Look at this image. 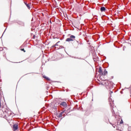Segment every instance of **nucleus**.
Segmentation results:
<instances>
[{
	"mask_svg": "<svg viewBox=\"0 0 131 131\" xmlns=\"http://www.w3.org/2000/svg\"><path fill=\"white\" fill-rule=\"evenodd\" d=\"M75 40V36L72 35L69 38H67L66 41H74Z\"/></svg>",
	"mask_w": 131,
	"mask_h": 131,
	"instance_id": "obj_3",
	"label": "nucleus"
},
{
	"mask_svg": "<svg viewBox=\"0 0 131 131\" xmlns=\"http://www.w3.org/2000/svg\"><path fill=\"white\" fill-rule=\"evenodd\" d=\"M57 50H59V49H64V47L63 46H59L57 47H55Z\"/></svg>",
	"mask_w": 131,
	"mask_h": 131,
	"instance_id": "obj_12",
	"label": "nucleus"
},
{
	"mask_svg": "<svg viewBox=\"0 0 131 131\" xmlns=\"http://www.w3.org/2000/svg\"><path fill=\"white\" fill-rule=\"evenodd\" d=\"M2 111L4 112V114H5V115L6 116H10V115H11V113H12L11 112V111L9 110V108H4V107H3V106H2Z\"/></svg>",
	"mask_w": 131,
	"mask_h": 131,
	"instance_id": "obj_2",
	"label": "nucleus"
},
{
	"mask_svg": "<svg viewBox=\"0 0 131 131\" xmlns=\"http://www.w3.org/2000/svg\"><path fill=\"white\" fill-rule=\"evenodd\" d=\"M102 85H105L107 90L112 89V83L110 81L105 80L101 83Z\"/></svg>",
	"mask_w": 131,
	"mask_h": 131,
	"instance_id": "obj_1",
	"label": "nucleus"
},
{
	"mask_svg": "<svg viewBox=\"0 0 131 131\" xmlns=\"http://www.w3.org/2000/svg\"><path fill=\"white\" fill-rule=\"evenodd\" d=\"M100 11L101 12H106V11H107V10H106V8L104 7H102L101 8H100Z\"/></svg>",
	"mask_w": 131,
	"mask_h": 131,
	"instance_id": "obj_9",
	"label": "nucleus"
},
{
	"mask_svg": "<svg viewBox=\"0 0 131 131\" xmlns=\"http://www.w3.org/2000/svg\"><path fill=\"white\" fill-rule=\"evenodd\" d=\"M13 129H14V130H17L18 129V125H13Z\"/></svg>",
	"mask_w": 131,
	"mask_h": 131,
	"instance_id": "obj_10",
	"label": "nucleus"
},
{
	"mask_svg": "<svg viewBox=\"0 0 131 131\" xmlns=\"http://www.w3.org/2000/svg\"><path fill=\"white\" fill-rule=\"evenodd\" d=\"M59 42H60V41H58V42L55 45V47H58L59 45H58V43H59Z\"/></svg>",
	"mask_w": 131,
	"mask_h": 131,
	"instance_id": "obj_15",
	"label": "nucleus"
},
{
	"mask_svg": "<svg viewBox=\"0 0 131 131\" xmlns=\"http://www.w3.org/2000/svg\"><path fill=\"white\" fill-rule=\"evenodd\" d=\"M113 127H115V126L114 125H113Z\"/></svg>",
	"mask_w": 131,
	"mask_h": 131,
	"instance_id": "obj_25",
	"label": "nucleus"
},
{
	"mask_svg": "<svg viewBox=\"0 0 131 131\" xmlns=\"http://www.w3.org/2000/svg\"><path fill=\"white\" fill-rule=\"evenodd\" d=\"M120 93H121V94H123V92H122V91H121Z\"/></svg>",
	"mask_w": 131,
	"mask_h": 131,
	"instance_id": "obj_23",
	"label": "nucleus"
},
{
	"mask_svg": "<svg viewBox=\"0 0 131 131\" xmlns=\"http://www.w3.org/2000/svg\"><path fill=\"white\" fill-rule=\"evenodd\" d=\"M17 23L19 25H20V26H25V24L23 21H18Z\"/></svg>",
	"mask_w": 131,
	"mask_h": 131,
	"instance_id": "obj_6",
	"label": "nucleus"
},
{
	"mask_svg": "<svg viewBox=\"0 0 131 131\" xmlns=\"http://www.w3.org/2000/svg\"><path fill=\"white\" fill-rule=\"evenodd\" d=\"M25 5H26V7L28 8V9L29 10H30V9H31V4H27V3L25 2Z\"/></svg>",
	"mask_w": 131,
	"mask_h": 131,
	"instance_id": "obj_8",
	"label": "nucleus"
},
{
	"mask_svg": "<svg viewBox=\"0 0 131 131\" xmlns=\"http://www.w3.org/2000/svg\"><path fill=\"white\" fill-rule=\"evenodd\" d=\"M106 74H108V72L106 70H104L103 75H106Z\"/></svg>",
	"mask_w": 131,
	"mask_h": 131,
	"instance_id": "obj_13",
	"label": "nucleus"
},
{
	"mask_svg": "<svg viewBox=\"0 0 131 131\" xmlns=\"http://www.w3.org/2000/svg\"><path fill=\"white\" fill-rule=\"evenodd\" d=\"M60 105L62 107H67V103L65 101H63L60 103Z\"/></svg>",
	"mask_w": 131,
	"mask_h": 131,
	"instance_id": "obj_7",
	"label": "nucleus"
},
{
	"mask_svg": "<svg viewBox=\"0 0 131 131\" xmlns=\"http://www.w3.org/2000/svg\"><path fill=\"white\" fill-rule=\"evenodd\" d=\"M1 95H0V108L2 107V101L1 100Z\"/></svg>",
	"mask_w": 131,
	"mask_h": 131,
	"instance_id": "obj_16",
	"label": "nucleus"
},
{
	"mask_svg": "<svg viewBox=\"0 0 131 131\" xmlns=\"http://www.w3.org/2000/svg\"><path fill=\"white\" fill-rule=\"evenodd\" d=\"M63 113H64L63 112H61V113L58 115V117H59V118L62 117V115Z\"/></svg>",
	"mask_w": 131,
	"mask_h": 131,
	"instance_id": "obj_11",
	"label": "nucleus"
},
{
	"mask_svg": "<svg viewBox=\"0 0 131 131\" xmlns=\"http://www.w3.org/2000/svg\"><path fill=\"white\" fill-rule=\"evenodd\" d=\"M43 78H46L47 80H50V78L47 77L46 76H43Z\"/></svg>",
	"mask_w": 131,
	"mask_h": 131,
	"instance_id": "obj_14",
	"label": "nucleus"
},
{
	"mask_svg": "<svg viewBox=\"0 0 131 131\" xmlns=\"http://www.w3.org/2000/svg\"><path fill=\"white\" fill-rule=\"evenodd\" d=\"M100 77V78H101V77Z\"/></svg>",
	"mask_w": 131,
	"mask_h": 131,
	"instance_id": "obj_26",
	"label": "nucleus"
},
{
	"mask_svg": "<svg viewBox=\"0 0 131 131\" xmlns=\"http://www.w3.org/2000/svg\"><path fill=\"white\" fill-rule=\"evenodd\" d=\"M21 51L24 52V53H25V52H26V51L24 50V49H21Z\"/></svg>",
	"mask_w": 131,
	"mask_h": 131,
	"instance_id": "obj_20",
	"label": "nucleus"
},
{
	"mask_svg": "<svg viewBox=\"0 0 131 131\" xmlns=\"http://www.w3.org/2000/svg\"><path fill=\"white\" fill-rule=\"evenodd\" d=\"M130 97H131V93H130Z\"/></svg>",
	"mask_w": 131,
	"mask_h": 131,
	"instance_id": "obj_27",
	"label": "nucleus"
},
{
	"mask_svg": "<svg viewBox=\"0 0 131 131\" xmlns=\"http://www.w3.org/2000/svg\"><path fill=\"white\" fill-rule=\"evenodd\" d=\"M112 94H113V92L111 91L110 93V95L111 97V95H112Z\"/></svg>",
	"mask_w": 131,
	"mask_h": 131,
	"instance_id": "obj_19",
	"label": "nucleus"
},
{
	"mask_svg": "<svg viewBox=\"0 0 131 131\" xmlns=\"http://www.w3.org/2000/svg\"><path fill=\"white\" fill-rule=\"evenodd\" d=\"M81 45H82L81 42H79V43H78V46H80Z\"/></svg>",
	"mask_w": 131,
	"mask_h": 131,
	"instance_id": "obj_21",
	"label": "nucleus"
},
{
	"mask_svg": "<svg viewBox=\"0 0 131 131\" xmlns=\"http://www.w3.org/2000/svg\"><path fill=\"white\" fill-rule=\"evenodd\" d=\"M52 48H55V49H57V48H58V47H56V46H55V45H53V46H52Z\"/></svg>",
	"mask_w": 131,
	"mask_h": 131,
	"instance_id": "obj_17",
	"label": "nucleus"
},
{
	"mask_svg": "<svg viewBox=\"0 0 131 131\" xmlns=\"http://www.w3.org/2000/svg\"><path fill=\"white\" fill-rule=\"evenodd\" d=\"M98 72L101 76L104 75V72L102 71V68L100 67L98 70Z\"/></svg>",
	"mask_w": 131,
	"mask_h": 131,
	"instance_id": "obj_4",
	"label": "nucleus"
},
{
	"mask_svg": "<svg viewBox=\"0 0 131 131\" xmlns=\"http://www.w3.org/2000/svg\"><path fill=\"white\" fill-rule=\"evenodd\" d=\"M110 106H111V107L112 108V107H113V110H112V113H113V112H114V110H113V108H114L113 106H114V101H111V102H110Z\"/></svg>",
	"mask_w": 131,
	"mask_h": 131,
	"instance_id": "obj_5",
	"label": "nucleus"
},
{
	"mask_svg": "<svg viewBox=\"0 0 131 131\" xmlns=\"http://www.w3.org/2000/svg\"><path fill=\"white\" fill-rule=\"evenodd\" d=\"M77 43H79V42L78 41H77Z\"/></svg>",
	"mask_w": 131,
	"mask_h": 131,
	"instance_id": "obj_24",
	"label": "nucleus"
},
{
	"mask_svg": "<svg viewBox=\"0 0 131 131\" xmlns=\"http://www.w3.org/2000/svg\"><path fill=\"white\" fill-rule=\"evenodd\" d=\"M109 101H110V102H111V101H112V99L109 98Z\"/></svg>",
	"mask_w": 131,
	"mask_h": 131,
	"instance_id": "obj_22",
	"label": "nucleus"
},
{
	"mask_svg": "<svg viewBox=\"0 0 131 131\" xmlns=\"http://www.w3.org/2000/svg\"><path fill=\"white\" fill-rule=\"evenodd\" d=\"M122 123H123V121L122 120H121V121L120 122V124H122Z\"/></svg>",
	"mask_w": 131,
	"mask_h": 131,
	"instance_id": "obj_18",
	"label": "nucleus"
}]
</instances>
